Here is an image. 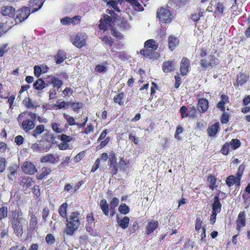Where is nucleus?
Here are the masks:
<instances>
[{
	"instance_id": "nucleus-1",
	"label": "nucleus",
	"mask_w": 250,
	"mask_h": 250,
	"mask_svg": "<svg viewBox=\"0 0 250 250\" xmlns=\"http://www.w3.org/2000/svg\"><path fill=\"white\" fill-rule=\"evenodd\" d=\"M66 228L65 232L66 234L71 235L77 230L80 224V213L75 211L72 212L67 218Z\"/></svg>"
},
{
	"instance_id": "nucleus-2",
	"label": "nucleus",
	"mask_w": 250,
	"mask_h": 250,
	"mask_svg": "<svg viewBox=\"0 0 250 250\" xmlns=\"http://www.w3.org/2000/svg\"><path fill=\"white\" fill-rule=\"evenodd\" d=\"M157 17L162 22L169 23L171 21L173 16L169 9L163 7L157 12Z\"/></svg>"
},
{
	"instance_id": "nucleus-3",
	"label": "nucleus",
	"mask_w": 250,
	"mask_h": 250,
	"mask_svg": "<svg viewBox=\"0 0 250 250\" xmlns=\"http://www.w3.org/2000/svg\"><path fill=\"white\" fill-rule=\"evenodd\" d=\"M29 7H23L17 11V16L15 19L16 24L20 23L25 20L30 15Z\"/></svg>"
},
{
	"instance_id": "nucleus-4",
	"label": "nucleus",
	"mask_w": 250,
	"mask_h": 250,
	"mask_svg": "<svg viewBox=\"0 0 250 250\" xmlns=\"http://www.w3.org/2000/svg\"><path fill=\"white\" fill-rule=\"evenodd\" d=\"M87 36L85 33H79L71 39V42L76 47L81 48L85 44Z\"/></svg>"
},
{
	"instance_id": "nucleus-5",
	"label": "nucleus",
	"mask_w": 250,
	"mask_h": 250,
	"mask_svg": "<svg viewBox=\"0 0 250 250\" xmlns=\"http://www.w3.org/2000/svg\"><path fill=\"white\" fill-rule=\"evenodd\" d=\"M46 83V85L51 84L54 88L59 90L63 84L62 80L53 75H48L45 78Z\"/></svg>"
},
{
	"instance_id": "nucleus-6",
	"label": "nucleus",
	"mask_w": 250,
	"mask_h": 250,
	"mask_svg": "<svg viewBox=\"0 0 250 250\" xmlns=\"http://www.w3.org/2000/svg\"><path fill=\"white\" fill-rule=\"evenodd\" d=\"M215 63V59L212 55H209L207 57L201 59L200 60L201 65L205 68L212 67Z\"/></svg>"
},
{
	"instance_id": "nucleus-7",
	"label": "nucleus",
	"mask_w": 250,
	"mask_h": 250,
	"mask_svg": "<svg viewBox=\"0 0 250 250\" xmlns=\"http://www.w3.org/2000/svg\"><path fill=\"white\" fill-rule=\"evenodd\" d=\"M23 222V221L14 219H12L11 220L12 227L14 229V232L18 236L21 235L22 233V223Z\"/></svg>"
},
{
	"instance_id": "nucleus-8",
	"label": "nucleus",
	"mask_w": 250,
	"mask_h": 250,
	"mask_svg": "<svg viewBox=\"0 0 250 250\" xmlns=\"http://www.w3.org/2000/svg\"><path fill=\"white\" fill-rule=\"evenodd\" d=\"M24 119V120H21L19 123H21V128L25 132H27L34 128L35 124L34 121L31 119H27V118Z\"/></svg>"
},
{
	"instance_id": "nucleus-9",
	"label": "nucleus",
	"mask_w": 250,
	"mask_h": 250,
	"mask_svg": "<svg viewBox=\"0 0 250 250\" xmlns=\"http://www.w3.org/2000/svg\"><path fill=\"white\" fill-rule=\"evenodd\" d=\"M22 171L28 174L32 175L37 171L35 165L31 162H25L22 166Z\"/></svg>"
},
{
	"instance_id": "nucleus-10",
	"label": "nucleus",
	"mask_w": 250,
	"mask_h": 250,
	"mask_svg": "<svg viewBox=\"0 0 250 250\" xmlns=\"http://www.w3.org/2000/svg\"><path fill=\"white\" fill-rule=\"evenodd\" d=\"M190 69V61L185 57L182 59L181 62L180 71L183 76L186 75Z\"/></svg>"
},
{
	"instance_id": "nucleus-11",
	"label": "nucleus",
	"mask_w": 250,
	"mask_h": 250,
	"mask_svg": "<svg viewBox=\"0 0 250 250\" xmlns=\"http://www.w3.org/2000/svg\"><path fill=\"white\" fill-rule=\"evenodd\" d=\"M0 13L3 16L13 17L15 16V9L11 6H2L0 8Z\"/></svg>"
},
{
	"instance_id": "nucleus-12",
	"label": "nucleus",
	"mask_w": 250,
	"mask_h": 250,
	"mask_svg": "<svg viewBox=\"0 0 250 250\" xmlns=\"http://www.w3.org/2000/svg\"><path fill=\"white\" fill-rule=\"evenodd\" d=\"M236 229L238 231H240L246 225V216L244 211H241L238 215L236 220Z\"/></svg>"
},
{
	"instance_id": "nucleus-13",
	"label": "nucleus",
	"mask_w": 250,
	"mask_h": 250,
	"mask_svg": "<svg viewBox=\"0 0 250 250\" xmlns=\"http://www.w3.org/2000/svg\"><path fill=\"white\" fill-rule=\"evenodd\" d=\"M176 62L172 61H167L163 62L162 69L165 73H169L175 70Z\"/></svg>"
},
{
	"instance_id": "nucleus-14",
	"label": "nucleus",
	"mask_w": 250,
	"mask_h": 250,
	"mask_svg": "<svg viewBox=\"0 0 250 250\" xmlns=\"http://www.w3.org/2000/svg\"><path fill=\"white\" fill-rule=\"evenodd\" d=\"M42 163H56L59 161L58 157L53 154H48L42 156L41 159Z\"/></svg>"
},
{
	"instance_id": "nucleus-15",
	"label": "nucleus",
	"mask_w": 250,
	"mask_h": 250,
	"mask_svg": "<svg viewBox=\"0 0 250 250\" xmlns=\"http://www.w3.org/2000/svg\"><path fill=\"white\" fill-rule=\"evenodd\" d=\"M43 3L42 0H31L29 3V6L32 9V13L39 10L42 7Z\"/></svg>"
},
{
	"instance_id": "nucleus-16",
	"label": "nucleus",
	"mask_w": 250,
	"mask_h": 250,
	"mask_svg": "<svg viewBox=\"0 0 250 250\" xmlns=\"http://www.w3.org/2000/svg\"><path fill=\"white\" fill-rule=\"evenodd\" d=\"M208 107V102L204 98H202L199 100L197 104L198 110L201 113L205 112Z\"/></svg>"
},
{
	"instance_id": "nucleus-17",
	"label": "nucleus",
	"mask_w": 250,
	"mask_h": 250,
	"mask_svg": "<svg viewBox=\"0 0 250 250\" xmlns=\"http://www.w3.org/2000/svg\"><path fill=\"white\" fill-rule=\"evenodd\" d=\"M129 3H130L133 6L134 9L138 11H141L144 10V8L143 6L139 2L137 1V0H126ZM148 0H142L141 2L144 5V6H146V4L145 3L147 2Z\"/></svg>"
},
{
	"instance_id": "nucleus-18",
	"label": "nucleus",
	"mask_w": 250,
	"mask_h": 250,
	"mask_svg": "<svg viewBox=\"0 0 250 250\" xmlns=\"http://www.w3.org/2000/svg\"><path fill=\"white\" fill-rule=\"evenodd\" d=\"M104 18L105 21H104L102 19L100 20L101 23L99 27L101 29L105 31L107 29L108 25L112 26L111 25V18L109 17L108 15H105L104 16Z\"/></svg>"
},
{
	"instance_id": "nucleus-19",
	"label": "nucleus",
	"mask_w": 250,
	"mask_h": 250,
	"mask_svg": "<svg viewBox=\"0 0 250 250\" xmlns=\"http://www.w3.org/2000/svg\"><path fill=\"white\" fill-rule=\"evenodd\" d=\"M158 222L157 221H151L148 222L146 229V233L149 235L153 232L158 227Z\"/></svg>"
},
{
	"instance_id": "nucleus-20",
	"label": "nucleus",
	"mask_w": 250,
	"mask_h": 250,
	"mask_svg": "<svg viewBox=\"0 0 250 250\" xmlns=\"http://www.w3.org/2000/svg\"><path fill=\"white\" fill-rule=\"evenodd\" d=\"M30 117L32 120L34 121L36 118V114L32 113L31 112L25 111L21 113L17 118V121L19 123L21 122V120L23 119V118H26L27 117Z\"/></svg>"
},
{
	"instance_id": "nucleus-21",
	"label": "nucleus",
	"mask_w": 250,
	"mask_h": 250,
	"mask_svg": "<svg viewBox=\"0 0 250 250\" xmlns=\"http://www.w3.org/2000/svg\"><path fill=\"white\" fill-rule=\"evenodd\" d=\"M216 195L214 198V203L212 205V212L219 213L221 210L222 205L220 202L219 198L218 196Z\"/></svg>"
},
{
	"instance_id": "nucleus-22",
	"label": "nucleus",
	"mask_w": 250,
	"mask_h": 250,
	"mask_svg": "<svg viewBox=\"0 0 250 250\" xmlns=\"http://www.w3.org/2000/svg\"><path fill=\"white\" fill-rule=\"evenodd\" d=\"M168 43L169 48L171 51H172L175 49L176 46L178 44L179 40L177 37H176L173 35H170L168 37Z\"/></svg>"
},
{
	"instance_id": "nucleus-23",
	"label": "nucleus",
	"mask_w": 250,
	"mask_h": 250,
	"mask_svg": "<svg viewBox=\"0 0 250 250\" xmlns=\"http://www.w3.org/2000/svg\"><path fill=\"white\" fill-rule=\"evenodd\" d=\"M116 219L118 224L121 228L125 229L128 227L130 221L129 217L125 216L122 219H120L118 216H117Z\"/></svg>"
},
{
	"instance_id": "nucleus-24",
	"label": "nucleus",
	"mask_w": 250,
	"mask_h": 250,
	"mask_svg": "<svg viewBox=\"0 0 250 250\" xmlns=\"http://www.w3.org/2000/svg\"><path fill=\"white\" fill-rule=\"evenodd\" d=\"M31 148L33 151L39 153H42L44 151L46 152L49 150V147L45 148L43 145L36 143L33 144L31 146Z\"/></svg>"
},
{
	"instance_id": "nucleus-25",
	"label": "nucleus",
	"mask_w": 250,
	"mask_h": 250,
	"mask_svg": "<svg viewBox=\"0 0 250 250\" xmlns=\"http://www.w3.org/2000/svg\"><path fill=\"white\" fill-rule=\"evenodd\" d=\"M238 179L234 175H230L229 177H228L226 180V184L229 187H231L234 185H236L237 186H240V181H237Z\"/></svg>"
},
{
	"instance_id": "nucleus-26",
	"label": "nucleus",
	"mask_w": 250,
	"mask_h": 250,
	"mask_svg": "<svg viewBox=\"0 0 250 250\" xmlns=\"http://www.w3.org/2000/svg\"><path fill=\"white\" fill-rule=\"evenodd\" d=\"M221 100L218 103L217 107L220 109L222 111H224L225 110V104L229 102V98L228 96L222 94L221 96Z\"/></svg>"
},
{
	"instance_id": "nucleus-27",
	"label": "nucleus",
	"mask_w": 250,
	"mask_h": 250,
	"mask_svg": "<svg viewBox=\"0 0 250 250\" xmlns=\"http://www.w3.org/2000/svg\"><path fill=\"white\" fill-rule=\"evenodd\" d=\"M219 126V123H216L214 125L209 126L207 129L208 135L210 137L215 136L218 132Z\"/></svg>"
},
{
	"instance_id": "nucleus-28",
	"label": "nucleus",
	"mask_w": 250,
	"mask_h": 250,
	"mask_svg": "<svg viewBox=\"0 0 250 250\" xmlns=\"http://www.w3.org/2000/svg\"><path fill=\"white\" fill-rule=\"evenodd\" d=\"M249 79V77L245 73H240L237 75V85H243Z\"/></svg>"
},
{
	"instance_id": "nucleus-29",
	"label": "nucleus",
	"mask_w": 250,
	"mask_h": 250,
	"mask_svg": "<svg viewBox=\"0 0 250 250\" xmlns=\"http://www.w3.org/2000/svg\"><path fill=\"white\" fill-rule=\"evenodd\" d=\"M10 174L8 175V177L11 182H13L15 180V176L17 173V166L9 167L8 168Z\"/></svg>"
},
{
	"instance_id": "nucleus-30",
	"label": "nucleus",
	"mask_w": 250,
	"mask_h": 250,
	"mask_svg": "<svg viewBox=\"0 0 250 250\" xmlns=\"http://www.w3.org/2000/svg\"><path fill=\"white\" fill-rule=\"evenodd\" d=\"M51 170L49 167H43L42 169V172L37 176L38 180H42L50 174Z\"/></svg>"
},
{
	"instance_id": "nucleus-31",
	"label": "nucleus",
	"mask_w": 250,
	"mask_h": 250,
	"mask_svg": "<svg viewBox=\"0 0 250 250\" xmlns=\"http://www.w3.org/2000/svg\"><path fill=\"white\" fill-rule=\"evenodd\" d=\"M100 205L104 214L108 216L109 214V206L107 203L106 200L103 199L100 201Z\"/></svg>"
},
{
	"instance_id": "nucleus-32",
	"label": "nucleus",
	"mask_w": 250,
	"mask_h": 250,
	"mask_svg": "<svg viewBox=\"0 0 250 250\" xmlns=\"http://www.w3.org/2000/svg\"><path fill=\"white\" fill-rule=\"evenodd\" d=\"M145 48H150L153 50H156L158 48V44L154 40L150 39L145 42Z\"/></svg>"
},
{
	"instance_id": "nucleus-33",
	"label": "nucleus",
	"mask_w": 250,
	"mask_h": 250,
	"mask_svg": "<svg viewBox=\"0 0 250 250\" xmlns=\"http://www.w3.org/2000/svg\"><path fill=\"white\" fill-rule=\"evenodd\" d=\"M33 180L31 177H24L21 179V185L23 187L28 188L31 187L33 185Z\"/></svg>"
},
{
	"instance_id": "nucleus-34",
	"label": "nucleus",
	"mask_w": 250,
	"mask_h": 250,
	"mask_svg": "<svg viewBox=\"0 0 250 250\" xmlns=\"http://www.w3.org/2000/svg\"><path fill=\"white\" fill-rule=\"evenodd\" d=\"M150 48H145V49L142 50L140 51V53L141 55L146 56V57H149L150 59H152L154 57V51L153 49Z\"/></svg>"
},
{
	"instance_id": "nucleus-35",
	"label": "nucleus",
	"mask_w": 250,
	"mask_h": 250,
	"mask_svg": "<svg viewBox=\"0 0 250 250\" xmlns=\"http://www.w3.org/2000/svg\"><path fill=\"white\" fill-rule=\"evenodd\" d=\"M33 87L37 90H42L45 87V82L41 79H39L34 83Z\"/></svg>"
},
{
	"instance_id": "nucleus-36",
	"label": "nucleus",
	"mask_w": 250,
	"mask_h": 250,
	"mask_svg": "<svg viewBox=\"0 0 250 250\" xmlns=\"http://www.w3.org/2000/svg\"><path fill=\"white\" fill-rule=\"evenodd\" d=\"M37 221L35 215H32L31 216V220L29 222V228L30 230L34 231L37 229Z\"/></svg>"
},
{
	"instance_id": "nucleus-37",
	"label": "nucleus",
	"mask_w": 250,
	"mask_h": 250,
	"mask_svg": "<svg viewBox=\"0 0 250 250\" xmlns=\"http://www.w3.org/2000/svg\"><path fill=\"white\" fill-rule=\"evenodd\" d=\"M123 1H124V0H120L118 1L112 0H110L107 2V5L111 7L116 12L120 13V10L117 6V3L119 2L120 4H122Z\"/></svg>"
},
{
	"instance_id": "nucleus-38",
	"label": "nucleus",
	"mask_w": 250,
	"mask_h": 250,
	"mask_svg": "<svg viewBox=\"0 0 250 250\" xmlns=\"http://www.w3.org/2000/svg\"><path fill=\"white\" fill-rule=\"evenodd\" d=\"M224 10L223 4L220 2H218L215 5L214 14L218 16H222Z\"/></svg>"
},
{
	"instance_id": "nucleus-39",
	"label": "nucleus",
	"mask_w": 250,
	"mask_h": 250,
	"mask_svg": "<svg viewBox=\"0 0 250 250\" xmlns=\"http://www.w3.org/2000/svg\"><path fill=\"white\" fill-rule=\"evenodd\" d=\"M67 204L63 203L59 208V213L62 218H65L67 216Z\"/></svg>"
},
{
	"instance_id": "nucleus-40",
	"label": "nucleus",
	"mask_w": 250,
	"mask_h": 250,
	"mask_svg": "<svg viewBox=\"0 0 250 250\" xmlns=\"http://www.w3.org/2000/svg\"><path fill=\"white\" fill-rule=\"evenodd\" d=\"M44 130V126L42 125H38L33 131V136L36 138L38 135L41 134Z\"/></svg>"
},
{
	"instance_id": "nucleus-41",
	"label": "nucleus",
	"mask_w": 250,
	"mask_h": 250,
	"mask_svg": "<svg viewBox=\"0 0 250 250\" xmlns=\"http://www.w3.org/2000/svg\"><path fill=\"white\" fill-rule=\"evenodd\" d=\"M66 58L65 54L64 52L59 51L56 57V63H62Z\"/></svg>"
},
{
	"instance_id": "nucleus-42",
	"label": "nucleus",
	"mask_w": 250,
	"mask_h": 250,
	"mask_svg": "<svg viewBox=\"0 0 250 250\" xmlns=\"http://www.w3.org/2000/svg\"><path fill=\"white\" fill-rule=\"evenodd\" d=\"M119 211L123 214H126L129 212V208L125 204H122L119 207Z\"/></svg>"
},
{
	"instance_id": "nucleus-43",
	"label": "nucleus",
	"mask_w": 250,
	"mask_h": 250,
	"mask_svg": "<svg viewBox=\"0 0 250 250\" xmlns=\"http://www.w3.org/2000/svg\"><path fill=\"white\" fill-rule=\"evenodd\" d=\"M52 130L57 133H61L63 131V129L60 127V125L58 123H53L51 124Z\"/></svg>"
},
{
	"instance_id": "nucleus-44",
	"label": "nucleus",
	"mask_w": 250,
	"mask_h": 250,
	"mask_svg": "<svg viewBox=\"0 0 250 250\" xmlns=\"http://www.w3.org/2000/svg\"><path fill=\"white\" fill-rule=\"evenodd\" d=\"M63 117L66 120L69 125L72 126L76 124V122L75 121V119L73 117L70 116L67 114L64 113Z\"/></svg>"
},
{
	"instance_id": "nucleus-45",
	"label": "nucleus",
	"mask_w": 250,
	"mask_h": 250,
	"mask_svg": "<svg viewBox=\"0 0 250 250\" xmlns=\"http://www.w3.org/2000/svg\"><path fill=\"white\" fill-rule=\"evenodd\" d=\"M23 103L24 105L27 108H34L36 107L35 103L29 98L24 100Z\"/></svg>"
},
{
	"instance_id": "nucleus-46",
	"label": "nucleus",
	"mask_w": 250,
	"mask_h": 250,
	"mask_svg": "<svg viewBox=\"0 0 250 250\" xmlns=\"http://www.w3.org/2000/svg\"><path fill=\"white\" fill-rule=\"evenodd\" d=\"M106 64H98L95 67V71L99 73H104L107 71Z\"/></svg>"
},
{
	"instance_id": "nucleus-47",
	"label": "nucleus",
	"mask_w": 250,
	"mask_h": 250,
	"mask_svg": "<svg viewBox=\"0 0 250 250\" xmlns=\"http://www.w3.org/2000/svg\"><path fill=\"white\" fill-rule=\"evenodd\" d=\"M208 180L209 182V184H210L209 186V188L211 190H213L215 187V184H216V180L215 178L213 176L210 175L208 177Z\"/></svg>"
},
{
	"instance_id": "nucleus-48",
	"label": "nucleus",
	"mask_w": 250,
	"mask_h": 250,
	"mask_svg": "<svg viewBox=\"0 0 250 250\" xmlns=\"http://www.w3.org/2000/svg\"><path fill=\"white\" fill-rule=\"evenodd\" d=\"M123 98L124 93H121L114 97V101L115 103H118L119 105H122L123 104V102H122Z\"/></svg>"
},
{
	"instance_id": "nucleus-49",
	"label": "nucleus",
	"mask_w": 250,
	"mask_h": 250,
	"mask_svg": "<svg viewBox=\"0 0 250 250\" xmlns=\"http://www.w3.org/2000/svg\"><path fill=\"white\" fill-rule=\"evenodd\" d=\"M119 203V200L116 197H113L110 203V209H114L118 206Z\"/></svg>"
},
{
	"instance_id": "nucleus-50",
	"label": "nucleus",
	"mask_w": 250,
	"mask_h": 250,
	"mask_svg": "<svg viewBox=\"0 0 250 250\" xmlns=\"http://www.w3.org/2000/svg\"><path fill=\"white\" fill-rule=\"evenodd\" d=\"M102 42L107 45L111 46L113 44V41L111 37L107 36H104L102 39Z\"/></svg>"
},
{
	"instance_id": "nucleus-51",
	"label": "nucleus",
	"mask_w": 250,
	"mask_h": 250,
	"mask_svg": "<svg viewBox=\"0 0 250 250\" xmlns=\"http://www.w3.org/2000/svg\"><path fill=\"white\" fill-rule=\"evenodd\" d=\"M108 163L109 165L117 164V159L115 153L114 152H111L110 153Z\"/></svg>"
},
{
	"instance_id": "nucleus-52",
	"label": "nucleus",
	"mask_w": 250,
	"mask_h": 250,
	"mask_svg": "<svg viewBox=\"0 0 250 250\" xmlns=\"http://www.w3.org/2000/svg\"><path fill=\"white\" fill-rule=\"evenodd\" d=\"M59 138L62 142H65L66 143L71 142L73 140L72 137L71 136H67L64 134L59 136Z\"/></svg>"
},
{
	"instance_id": "nucleus-53",
	"label": "nucleus",
	"mask_w": 250,
	"mask_h": 250,
	"mask_svg": "<svg viewBox=\"0 0 250 250\" xmlns=\"http://www.w3.org/2000/svg\"><path fill=\"white\" fill-rule=\"evenodd\" d=\"M34 69V74L37 77H39L41 75V73H44L47 72V70H43L42 69L40 66L37 65L35 66Z\"/></svg>"
},
{
	"instance_id": "nucleus-54",
	"label": "nucleus",
	"mask_w": 250,
	"mask_h": 250,
	"mask_svg": "<svg viewBox=\"0 0 250 250\" xmlns=\"http://www.w3.org/2000/svg\"><path fill=\"white\" fill-rule=\"evenodd\" d=\"M240 144L239 140L233 139L231 141L230 145L233 149H236L240 146Z\"/></svg>"
},
{
	"instance_id": "nucleus-55",
	"label": "nucleus",
	"mask_w": 250,
	"mask_h": 250,
	"mask_svg": "<svg viewBox=\"0 0 250 250\" xmlns=\"http://www.w3.org/2000/svg\"><path fill=\"white\" fill-rule=\"evenodd\" d=\"M244 169V167L243 166L241 165L239 166V167L237 170V173H236V178L238 179L237 181H241V177L243 174Z\"/></svg>"
},
{
	"instance_id": "nucleus-56",
	"label": "nucleus",
	"mask_w": 250,
	"mask_h": 250,
	"mask_svg": "<svg viewBox=\"0 0 250 250\" xmlns=\"http://www.w3.org/2000/svg\"><path fill=\"white\" fill-rule=\"evenodd\" d=\"M7 208L6 207H2L0 208V220L7 216Z\"/></svg>"
},
{
	"instance_id": "nucleus-57",
	"label": "nucleus",
	"mask_w": 250,
	"mask_h": 250,
	"mask_svg": "<svg viewBox=\"0 0 250 250\" xmlns=\"http://www.w3.org/2000/svg\"><path fill=\"white\" fill-rule=\"evenodd\" d=\"M13 216L12 219L25 221V219L23 217V213L21 210L18 211L16 214L13 215Z\"/></svg>"
},
{
	"instance_id": "nucleus-58",
	"label": "nucleus",
	"mask_w": 250,
	"mask_h": 250,
	"mask_svg": "<svg viewBox=\"0 0 250 250\" xmlns=\"http://www.w3.org/2000/svg\"><path fill=\"white\" fill-rule=\"evenodd\" d=\"M6 167V159L3 157L0 158V172H2Z\"/></svg>"
},
{
	"instance_id": "nucleus-59",
	"label": "nucleus",
	"mask_w": 250,
	"mask_h": 250,
	"mask_svg": "<svg viewBox=\"0 0 250 250\" xmlns=\"http://www.w3.org/2000/svg\"><path fill=\"white\" fill-rule=\"evenodd\" d=\"M47 244L51 245L55 242V238L51 234H48L45 238Z\"/></svg>"
},
{
	"instance_id": "nucleus-60",
	"label": "nucleus",
	"mask_w": 250,
	"mask_h": 250,
	"mask_svg": "<svg viewBox=\"0 0 250 250\" xmlns=\"http://www.w3.org/2000/svg\"><path fill=\"white\" fill-rule=\"evenodd\" d=\"M202 220L199 217H197L196 219V224L195 229L196 230L200 229L202 227Z\"/></svg>"
},
{
	"instance_id": "nucleus-61",
	"label": "nucleus",
	"mask_w": 250,
	"mask_h": 250,
	"mask_svg": "<svg viewBox=\"0 0 250 250\" xmlns=\"http://www.w3.org/2000/svg\"><path fill=\"white\" fill-rule=\"evenodd\" d=\"M106 12L110 15L108 16L111 18V20L112 19H114V21L117 20V18L116 16H117V14L115 13V11L114 10L107 9Z\"/></svg>"
},
{
	"instance_id": "nucleus-62",
	"label": "nucleus",
	"mask_w": 250,
	"mask_h": 250,
	"mask_svg": "<svg viewBox=\"0 0 250 250\" xmlns=\"http://www.w3.org/2000/svg\"><path fill=\"white\" fill-rule=\"evenodd\" d=\"M229 144H225L221 149V152L224 154L227 155L229 153Z\"/></svg>"
},
{
	"instance_id": "nucleus-63",
	"label": "nucleus",
	"mask_w": 250,
	"mask_h": 250,
	"mask_svg": "<svg viewBox=\"0 0 250 250\" xmlns=\"http://www.w3.org/2000/svg\"><path fill=\"white\" fill-rule=\"evenodd\" d=\"M82 104L80 103H73L71 104V107L75 111H78L82 107Z\"/></svg>"
},
{
	"instance_id": "nucleus-64",
	"label": "nucleus",
	"mask_w": 250,
	"mask_h": 250,
	"mask_svg": "<svg viewBox=\"0 0 250 250\" xmlns=\"http://www.w3.org/2000/svg\"><path fill=\"white\" fill-rule=\"evenodd\" d=\"M245 191L247 192L248 194L244 193L243 194V198L244 199H247L249 198L248 194L250 195V183L248 184V186L246 188Z\"/></svg>"
}]
</instances>
